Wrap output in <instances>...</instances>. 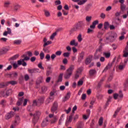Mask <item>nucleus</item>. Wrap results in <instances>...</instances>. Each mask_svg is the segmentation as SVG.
<instances>
[{"label":"nucleus","mask_w":128,"mask_h":128,"mask_svg":"<svg viewBox=\"0 0 128 128\" xmlns=\"http://www.w3.org/2000/svg\"><path fill=\"white\" fill-rule=\"evenodd\" d=\"M100 18H106V14H104V13H102L100 15Z\"/></svg>","instance_id":"obj_64"},{"label":"nucleus","mask_w":128,"mask_h":128,"mask_svg":"<svg viewBox=\"0 0 128 128\" xmlns=\"http://www.w3.org/2000/svg\"><path fill=\"white\" fill-rule=\"evenodd\" d=\"M103 35L104 33L102 32H98L97 34V38H100Z\"/></svg>","instance_id":"obj_45"},{"label":"nucleus","mask_w":128,"mask_h":128,"mask_svg":"<svg viewBox=\"0 0 128 128\" xmlns=\"http://www.w3.org/2000/svg\"><path fill=\"white\" fill-rule=\"evenodd\" d=\"M124 58H128V50H127V51H124Z\"/></svg>","instance_id":"obj_56"},{"label":"nucleus","mask_w":128,"mask_h":128,"mask_svg":"<svg viewBox=\"0 0 128 128\" xmlns=\"http://www.w3.org/2000/svg\"><path fill=\"white\" fill-rule=\"evenodd\" d=\"M72 110V108L70 107L67 110H64V112H66V114H70V111Z\"/></svg>","instance_id":"obj_59"},{"label":"nucleus","mask_w":128,"mask_h":128,"mask_svg":"<svg viewBox=\"0 0 128 128\" xmlns=\"http://www.w3.org/2000/svg\"><path fill=\"white\" fill-rule=\"evenodd\" d=\"M56 110H58V103L56 102H54L51 108V112L54 114L56 112Z\"/></svg>","instance_id":"obj_9"},{"label":"nucleus","mask_w":128,"mask_h":128,"mask_svg":"<svg viewBox=\"0 0 128 128\" xmlns=\"http://www.w3.org/2000/svg\"><path fill=\"white\" fill-rule=\"evenodd\" d=\"M62 4V2H60V0H56L55 1L56 6H58V4Z\"/></svg>","instance_id":"obj_60"},{"label":"nucleus","mask_w":128,"mask_h":128,"mask_svg":"<svg viewBox=\"0 0 128 128\" xmlns=\"http://www.w3.org/2000/svg\"><path fill=\"white\" fill-rule=\"evenodd\" d=\"M56 36V32H55L53 33L51 36H50V39H51L52 40H54V36Z\"/></svg>","instance_id":"obj_48"},{"label":"nucleus","mask_w":128,"mask_h":128,"mask_svg":"<svg viewBox=\"0 0 128 128\" xmlns=\"http://www.w3.org/2000/svg\"><path fill=\"white\" fill-rule=\"evenodd\" d=\"M10 64H11L13 68H17L18 67V66H20V65H18V61H17V64H16V62H10Z\"/></svg>","instance_id":"obj_19"},{"label":"nucleus","mask_w":128,"mask_h":128,"mask_svg":"<svg viewBox=\"0 0 128 128\" xmlns=\"http://www.w3.org/2000/svg\"><path fill=\"white\" fill-rule=\"evenodd\" d=\"M104 56L106 58H108L110 56V52H104Z\"/></svg>","instance_id":"obj_46"},{"label":"nucleus","mask_w":128,"mask_h":128,"mask_svg":"<svg viewBox=\"0 0 128 128\" xmlns=\"http://www.w3.org/2000/svg\"><path fill=\"white\" fill-rule=\"evenodd\" d=\"M44 12L47 18H48V16H50V12L48 10H44Z\"/></svg>","instance_id":"obj_44"},{"label":"nucleus","mask_w":128,"mask_h":128,"mask_svg":"<svg viewBox=\"0 0 128 128\" xmlns=\"http://www.w3.org/2000/svg\"><path fill=\"white\" fill-rule=\"evenodd\" d=\"M10 78H16L18 76V73L16 72H13L12 73L10 74Z\"/></svg>","instance_id":"obj_30"},{"label":"nucleus","mask_w":128,"mask_h":128,"mask_svg":"<svg viewBox=\"0 0 128 128\" xmlns=\"http://www.w3.org/2000/svg\"><path fill=\"white\" fill-rule=\"evenodd\" d=\"M64 114H62L61 116L60 117V118L59 120L58 121V124L60 125L62 124V122H64Z\"/></svg>","instance_id":"obj_21"},{"label":"nucleus","mask_w":128,"mask_h":128,"mask_svg":"<svg viewBox=\"0 0 128 128\" xmlns=\"http://www.w3.org/2000/svg\"><path fill=\"white\" fill-rule=\"evenodd\" d=\"M45 58L47 60L49 61L50 60V54H46L45 57Z\"/></svg>","instance_id":"obj_54"},{"label":"nucleus","mask_w":128,"mask_h":128,"mask_svg":"<svg viewBox=\"0 0 128 128\" xmlns=\"http://www.w3.org/2000/svg\"><path fill=\"white\" fill-rule=\"evenodd\" d=\"M84 128V122L82 121H78L76 124L75 128Z\"/></svg>","instance_id":"obj_6"},{"label":"nucleus","mask_w":128,"mask_h":128,"mask_svg":"<svg viewBox=\"0 0 128 128\" xmlns=\"http://www.w3.org/2000/svg\"><path fill=\"white\" fill-rule=\"evenodd\" d=\"M20 116H16L14 125L16 126V124H18V122H20Z\"/></svg>","instance_id":"obj_22"},{"label":"nucleus","mask_w":128,"mask_h":128,"mask_svg":"<svg viewBox=\"0 0 128 128\" xmlns=\"http://www.w3.org/2000/svg\"><path fill=\"white\" fill-rule=\"evenodd\" d=\"M40 60H44V52H41L40 54Z\"/></svg>","instance_id":"obj_43"},{"label":"nucleus","mask_w":128,"mask_h":128,"mask_svg":"<svg viewBox=\"0 0 128 128\" xmlns=\"http://www.w3.org/2000/svg\"><path fill=\"white\" fill-rule=\"evenodd\" d=\"M89 74L91 76H94V74H96V70L94 69H92L90 70Z\"/></svg>","instance_id":"obj_17"},{"label":"nucleus","mask_w":128,"mask_h":128,"mask_svg":"<svg viewBox=\"0 0 128 128\" xmlns=\"http://www.w3.org/2000/svg\"><path fill=\"white\" fill-rule=\"evenodd\" d=\"M6 104V100H2L0 101V106H4Z\"/></svg>","instance_id":"obj_31"},{"label":"nucleus","mask_w":128,"mask_h":128,"mask_svg":"<svg viewBox=\"0 0 128 128\" xmlns=\"http://www.w3.org/2000/svg\"><path fill=\"white\" fill-rule=\"evenodd\" d=\"M76 24L80 27V28H81L84 26V21H80L78 22V23H76Z\"/></svg>","instance_id":"obj_24"},{"label":"nucleus","mask_w":128,"mask_h":128,"mask_svg":"<svg viewBox=\"0 0 128 128\" xmlns=\"http://www.w3.org/2000/svg\"><path fill=\"white\" fill-rule=\"evenodd\" d=\"M7 32L8 33V34H12V29L10 28H7Z\"/></svg>","instance_id":"obj_62"},{"label":"nucleus","mask_w":128,"mask_h":128,"mask_svg":"<svg viewBox=\"0 0 128 128\" xmlns=\"http://www.w3.org/2000/svg\"><path fill=\"white\" fill-rule=\"evenodd\" d=\"M28 72L29 74H36L38 72H40V69L36 68L33 69L28 68Z\"/></svg>","instance_id":"obj_8"},{"label":"nucleus","mask_w":128,"mask_h":128,"mask_svg":"<svg viewBox=\"0 0 128 128\" xmlns=\"http://www.w3.org/2000/svg\"><path fill=\"white\" fill-rule=\"evenodd\" d=\"M82 84H84V81L82 80V78L80 79L78 81L77 85L78 86H82Z\"/></svg>","instance_id":"obj_29"},{"label":"nucleus","mask_w":128,"mask_h":128,"mask_svg":"<svg viewBox=\"0 0 128 128\" xmlns=\"http://www.w3.org/2000/svg\"><path fill=\"white\" fill-rule=\"evenodd\" d=\"M56 58V54H52L50 58H52V60H54V58Z\"/></svg>","instance_id":"obj_61"},{"label":"nucleus","mask_w":128,"mask_h":128,"mask_svg":"<svg viewBox=\"0 0 128 128\" xmlns=\"http://www.w3.org/2000/svg\"><path fill=\"white\" fill-rule=\"evenodd\" d=\"M8 84H12V86H14L16 84H18V82L16 80H10L8 82Z\"/></svg>","instance_id":"obj_28"},{"label":"nucleus","mask_w":128,"mask_h":128,"mask_svg":"<svg viewBox=\"0 0 128 128\" xmlns=\"http://www.w3.org/2000/svg\"><path fill=\"white\" fill-rule=\"evenodd\" d=\"M10 4V2L7 1L4 3V8H8V6Z\"/></svg>","instance_id":"obj_39"},{"label":"nucleus","mask_w":128,"mask_h":128,"mask_svg":"<svg viewBox=\"0 0 128 128\" xmlns=\"http://www.w3.org/2000/svg\"><path fill=\"white\" fill-rule=\"evenodd\" d=\"M14 116V112L11 111L10 112L8 113L5 116V119L8 120L12 118Z\"/></svg>","instance_id":"obj_7"},{"label":"nucleus","mask_w":128,"mask_h":128,"mask_svg":"<svg viewBox=\"0 0 128 128\" xmlns=\"http://www.w3.org/2000/svg\"><path fill=\"white\" fill-rule=\"evenodd\" d=\"M48 124V118L46 117L42 122V127L44 128V126H46Z\"/></svg>","instance_id":"obj_10"},{"label":"nucleus","mask_w":128,"mask_h":128,"mask_svg":"<svg viewBox=\"0 0 128 128\" xmlns=\"http://www.w3.org/2000/svg\"><path fill=\"white\" fill-rule=\"evenodd\" d=\"M8 52V48H2L0 49V54H6V52Z\"/></svg>","instance_id":"obj_16"},{"label":"nucleus","mask_w":128,"mask_h":128,"mask_svg":"<svg viewBox=\"0 0 128 128\" xmlns=\"http://www.w3.org/2000/svg\"><path fill=\"white\" fill-rule=\"evenodd\" d=\"M44 102V97H41L38 99V101L36 100H34L32 106H40Z\"/></svg>","instance_id":"obj_3"},{"label":"nucleus","mask_w":128,"mask_h":128,"mask_svg":"<svg viewBox=\"0 0 128 128\" xmlns=\"http://www.w3.org/2000/svg\"><path fill=\"white\" fill-rule=\"evenodd\" d=\"M74 2H78V4L80 6H82V4H84L85 2H86V0H72Z\"/></svg>","instance_id":"obj_12"},{"label":"nucleus","mask_w":128,"mask_h":128,"mask_svg":"<svg viewBox=\"0 0 128 128\" xmlns=\"http://www.w3.org/2000/svg\"><path fill=\"white\" fill-rule=\"evenodd\" d=\"M84 52H82L80 54V56L78 58V62H82L84 60Z\"/></svg>","instance_id":"obj_20"},{"label":"nucleus","mask_w":128,"mask_h":128,"mask_svg":"<svg viewBox=\"0 0 128 128\" xmlns=\"http://www.w3.org/2000/svg\"><path fill=\"white\" fill-rule=\"evenodd\" d=\"M70 46H78V43L76 42V40H74L70 41Z\"/></svg>","instance_id":"obj_18"},{"label":"nucleus","mask_w":128,"mask_h":128,"mask_svg":"<svg viewBox=\"0 0 128 128\" xmlns=\"http://www.w3.org/2000/svg\"><path fill=\"white\" fill-rule=\"evenodd\" d=\"M41 90H42V94H44V92H46L48 88H46V86H44L42 87Z\"/></svg>","instance_id":"obj_37"},{"label":"nucleus","mask_w":128,"mask_h":128,"mask_svg":"<svg viewBox=\"0 0 128 128\" xmlns=\"http://www.w3.org/2000/svg\"><path fill=\"white\" fill-rule=\"evenodd\" d=\"M12 92V89L8 90L6 92V96H8L10 94H11Z\"/></svg>","instance_id":"obj_38"},{"label":"nucleus","mask_w":128,"mask_h":128,"mask_svg":"<svg viewBox=\"0 0 128 128\" xmlns=\"http://www.w3.org/2000/svg\"><path fill=\"white\" fill-rule=\"evenodd\" d=\"M62 76H64V74L62 73L60 74L58 78V82H62Z\"/></svg>","instance_id":"obj_25"},{"label":"nucleus","mask_w":128,"mask_h":128,"mask_svg":"<svg viewBox=\"0 0 128 128\" xmlns=\"http://www.w3.org/2000/svg\"><path fill=\"white\" fill-rule=\"evenodd\" d=\"M24 78L26 82H28V80H30V76L28 74H26L24 75Z\"/></svg>","instance_id":"obj_52"},{"label":"nucleus","mask_w":128,"mask_h":128,"mask_svg":"<svg viewBox=\"0 0 128 128\" xmlns=\"http://www.w3.org/2000/svg\"><path fill=\"white\" fill-rule=\"evenodd\" d=\"M77 39L78 40V42H81L82 40V34H80L77 36Z\"/></svg>","instance_id":"obj_35"},{"label":"nucleus","mask_w":128,"mask_h":128,"mask_svg":"<svg viewBox=\"0 0 128 128\" xmlns=\"http://www.w3.org/2000/svg\"><path fill=\"white\" fill-rule=\"evenodd\" d=\"M72 114H71L70 116H69L68 118L66 120V126H68L72 122Z\"/></svg>","instance_id":"obj_11"},{"label":"nucleus","mask_w":128,"mask_h":128,"mask_svg":"<svg viewBox=\"0 0 128 128\" xmlns=\"http://www.w3.org/2000/svg\"><path fill=\"white\" fill-rule=\"evenodd\" d=\"M14 44H17V45L20 44H22V40H14Z\"/></svg>","instance_id":"obj_32"},{"label":"nucleus","mask_w":128,"mask_h":128,"mask_svg":"<svg viewBox=\"0 0 128 128\" xmlns=\"http://www.w3.org/2000/svg\"><path fill=\"white\" fill-rule=\"evenodd\" d=\"M102 46L100 45L98 47V48L96 50V53L98 54V52H102Z\"/></svg>","instance_id":"obj_34"},{"label":"nucleus","mask_w":128,"mask_h":128,"mask_svg":"<svg viewBox=\"0 0 128 128\" xmlns=\"http://www.w3.org/2000/svg\"><path fill=\"white\" fill-rule=\"evenodd\" d=\"M90 62H92V58H86L85 62L86 64H90Z\"/></svg>","instance_id":"obj_36"},{"label":"nucleus","mask_w":128,"mask_h":128,"mask_svg":"<svg viewBox=\"0 0 128 128\" xmlns=\"http://www.w3.org/2000/svg\"><path fill=\"white\" fill-rule=\"evenodd\" d=\"M112 66V64L108 63V64L104 68V69L103 70L102 72H106V70H110V68Z\"/></svg>","instance_id":"obj_15"},{"label":"nucleus","mask_w":128,"mask_h":128,"mask_svg":"<svg viewBox=\"0 0 128 128\" xmlns=\"http://www.w3.org/2000/svg\"><path fill=\"white\" fill-rule=\"evenodd\" d=\"M78 78H80V73L76 72V74H75L74 76V78H76V80H78Z\"/></svg>","instance_id":"obj_58"},{"label":"nucleus","mask_w":128,"mask_h":128,"mask_svg":"<svg viewBox=\"0 0 128 128\" xmlns=\"http://www.w3.org/2000/svg\"><path fill=\"white\" fill-rule=\"evenodd\" d=\"M12 65H10L8 66V68L5 69V70L6 71V70H12Z\"/></svg>","instance_id":"obj_63"},{"label":"nucleus","mask_w":128,"mask_h":128,"mask_svg":"<svg viewBox=\"0 0 128 128\" xmlns=\"http://www.w3.org/2000/svg\"><path fill=\"white\" fill-rule=\"evenodd\" d=\"M106 80L105 77H103L100 80L99 83L98 84V86H100V85L102 84V82H104V80Z\"/></svg>","instance_id":"obj_41"},{"label":"nucleus","mask_w":128,"mask_h":128,"mask_svg":"<svg viewBox=\"0 0 128 128\" xmlns=\"http://www.w3.org/2000/svg\"><path fill=\"white\" fill-rule=\"evenodd\" d=\"M52 44V41H48L47 42H46L44 44V48L46 46H48V44Z\"/></svg>","instance_id":"obj_50"},{"label":"nucleus","mask_w":128,"mask_h":128,"mask_svg":"<svg viewBox=\"0 0 128 128\" xmlns=\"http://www.w3.org/2000/svg\"><path fill=\"white\" fill-rule=\"evenodd\" d=\"M20 6L17 4L16 5L14 6V10H16H16H20Z\"/></svg>","instance_id":"obj_47"},{"label":"nucleus","mask_w":128,"mask_h":128,"mask_svg":"<svg viewBox=\"0 0 128 128\" xmlns=\"http://www.w3.org/2000/svg\"><path fill=\"white\" fill-rule=\"evenodd\" d=\"M92 16H86V22H90V20H92Z\"/></svg>","instance_id":"obj_49"},{"label":"nucleus","mask_w":128,"mask_h":128,"mask_svg":"<svg viewBox=\"0 0 128 128\" xmlns=\"http://www.w3.org/2000/svg\"><path fill=\"white\" fill-rule=\"evenodd\" d=\"M82 72V68L80 67V68H78V70H77L76 72H78L79 74H80V72Z\"/></svg>","instance_id":"obj_55"},{"label":"nucleus","mask_w":128,"mask_h":128,"mask_svg":"<svg viewBox=\"0 0 128 128\" xmlns=\"http://www.w3.org/2000/svg\"><path fill=\"white\" fill-rule=\"evenodd\" d=\"M74 70V65L70 66V68L66 70V72L64 74V78L65 80H70V78Z\"/></svg>","instance_id":"obj_1"},{"label":"nucleus","mask_w":128,"mask_h":128,"mask_svg":"<svg viewBox=\"0 0 128 128\" xmlns=\"http://www.w3.org/2000/svg\"><path fill=\"white\" fill-rule=\"evenodd\" d=\"M38 68H40L41 70H44V68L42 66V62H40L38 64Z\"/></svg>","instance_id":"obj_51"},{"label":"nucleus","mask_w":128,"mask_h":128,"mask_svg":"<svg viewBox=\"0 0 128 128\" xmlns=\"http://www.w3.org/2000/svg\"><path fill=\"white\" fill-rule=\"evenodd\" d=\"M80 30V27L78 26V25L76 24L73 28L72 29V32H78V30Z\"/></svg>","instance_id":"obj_14"},{"label":"nucleus","mask_w":128,"mask_h":128,"mask_svg":"<svg viewBox=\"0 0 128 128\" xmlns=\"http://www.w3.org/2000/svg\"><path fill=\"white\" fill-rule=\"evenodd\" d=\"M99 126H102V124H104V118L100 117L98 120Z\"/></svg>","instance_id":"obj_33"},{"label":"nucleus","mask_w":128,"mask_h":128,"mask_svg":"<svg viewBox=\"0 0 128 128\" xmlns=\"http://www.w3.org/2000/svg\"><path fill=\"white\" fill-rule=\"evenodd\" d=\"M65 58H68V56H70V53L67 52H64L63 54Z\"/></svg>","instance_id":"obj_57"},{"label":"nucleus","mask_w":128,"mask_h":128,"mask_svg":"<svg viewBox=\"0 0 128 128\" xmlns=\"http://www.w3.org/2000/svg\"><path fill=\"white\" fill-rule=\"evenodd\" d=\"M104 26V30H108L110 28V23L108 22H105Z\"/></svg>","instance_id":"obj_27"},{"label":"nucleus","mask_w":128,"mask_h":128,"mask_svg":"<svg viewBox=\"0 0 128 128\" xmlns=\"http://www.w3.org/2000/svg\"><path fill=\"white\" fill-rule=\"evenodd\" d=\"M42 114V113H40V111H36L35 114H34L32 113L30 114V116H33V120H35V122H36L39 118L40 116V115Z\"/></svg>","instance_id":"obj_5"},{"label":"nucleus","mask_w":128,"mask_h":128,"mask_svg":"<svg viewBox=\"0 0 128 128\" xmlns=\"http://www.w3.org/2000/svg\"><path fill=\"white\" fill-rule=\"evenodd\" d=\"M30 60V57L25 56L24 59H20L18 60V66H26L27 64L24 60Z\"/></svg>","instance_id":"obj_4"},{"label":"nucleus","mask_w":128,"mask_h":128,"mask_svg":"<svg viewBox=\"0 0 128 128\" xmlns=\"http://www.w3.org/2000/svg\"><path fill=\"white\" fill-rule=\"evenodd\" d=\"M116 38V34L112 32H109L106 34V40L108 42H112Z\"/></svg>","instance_id":"obj_2"},{"label":"nucleus","mask_w":128,"mask_h":128,"mask_svg":"<svg viewBox=\"0 0 128 128\" xmlns=\"http://www.w3.org/2000/svg\"><path fill=\"white\" fill-rule=\"evenodd\" d=\"M124 88H128V80H126V82H124Z\"/></svg>","instance_id":"obj_53"},{"label":"nucleus","mask_w":128,"mask_h":128,"mask_svg":"<svg viewBox=\"0 0 128 128\" xmlns=\"http://www.w3.org/2000/svg\"><path fill=\"white\" fill-rule=\"evenodd\" d=\"M70 98V93L68 92L66 96L64 98L63 100L64 102H66V100H69Z\"/></svg>","instance_id":"obj_23"},{"label":"nucleus","mask_w":128,"mask_h":128,"mask_svg":"<svg viewBox=\"0 0 128 128\" xmlns=\"http://www.w3.org/2000/svg\"><path fill=\"white\" fill-rule=\"evenodd\" d=\"M96 24H98V20H96L92 22V24L90 26V28L94 30V28H96Z\"/></svg>","instance_id":"obj_13"},{"label":"nucleus","mask_w":128,"mask_h":128,"mask_svg":"<svg viewBox=\"0 0 128 128\" xmlns=\"http://www.w3.org/2000/svg\"><path fill=\"white\" fill-rule=\"evenodd\" d=\"M18 56H20V54H16L14 56H12V58H10V60H16L17 58H18Z\"/></svg>","instance_id":"obj_26"},{"label":"nucleus","mask_w":128,"mask_h":128,"mask_svg":"<svg viewBox=\"0 0 128 128\" xmlns=\"http://www.w3.org/2000/svg\"><path fill=\"white\" fill-rule=\"evenodd\" d=\"M58 117H56V116H54V120H52L51 121V124H56V122H58Z\"/></svg>","instance_id":"obj_42"},{"label":"nucleus","mask_w":128,"mask_h":128,"mask_svg":"<svg viewBox=\"0 0 128 128\" xmlns=\"http://www.w3.org/2000/svg\"><path fill=\"white\" fill-rule=\"evenodd\" d=\"M126 68V64H120L118 66V68L119 70H124V68Z\"/></svg>","instance_id":"obj_40"}]
</instances>
